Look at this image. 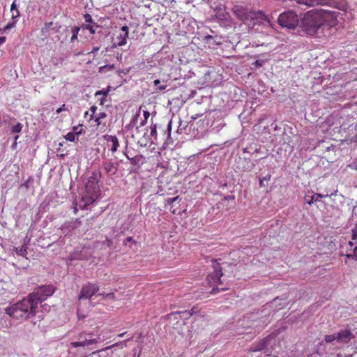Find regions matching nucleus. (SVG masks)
I'll return each mask as SVG.
<instances>
[{"label":"nucleus","mask_w":357,"mask_h":357,"mask_svg":"<svg viewBox=\"0 0 357 357\" xmlns=\"http://www.w3.org/2000/svg\"><path fill=\"white\" fill-rule=\"evenodd\" d=\"M337 13L325 9L312 10L307 12L301 21L303 31L309 35H314L324 25L335 26Z\"/></svg>","instance_id":"f257e3e1"},{"label":"nucleus","mask_w":357,"mask_h":357,"mask_svg":"<svg viewBox=\"0 0 357 357\" xmlns=\"http://www.w3.org/2000/svg\"><path fill=\"white\" fill-rule=\"evenodd\" d=\"M36 303L32 300V296L28 295L26 298L6 308L5 312L10 317L16 319L26 320L33 317L37 312Z\"/></svg>","instance_id":"f03ea898"},{"label":"nucleus","mask_w":357,"mask_h":357,"mask_svg":"<svg viewBox=\"0 0 357 357\" xmlns=\"http://www.w3.org/2000/svg\"><path fill=\"white\" fill-rule=\"evenodd\" d=\"M102 175L100 172H93L92 175L88 178V181L85 185V191L82 196L81 202L83 204H80V208L83 209L87 206L93 204L99 197L100 188L98 186L99 179Z\"/></svg>","instance_id":"7ed1b4c3"},{"label":"nucleus","mask_w":357,"mask_h":357,"mask_svg":"<svg viewBox=\"0 0 357 357\" xmlns=\"http://www.w3.org/2000/svg\"><path fill=\"white\" fill-rule=\"evenodd\" d=\"M55 291L56 287L52 284L43 285L38 287L29 295L32 296V300L34 303H36V305L38 307V305L47 300L48 297L52 296Z\"/></svg>","instance_id":"20e7f679"},{"label":"nucleus","mask_w":357,"mask_h":357,"mask_svg":"<svg viewBox=\"0 0 357 357\" xmlns=\"http://www.w3.org/2000/svg\"><path fill=\"white\" fill-rule=\"evenodd\" d=\"M278 23L283 27L294 29L298 23V16L294 12L283 13L278 17Z\"/></svg>","instance_id":"39448f33"},{"label":"nucleus","mask_w":357,"mask_h":357,"mask_svg":"<svg viewBox=\"0 0 357 357\" xmlns=\"http://www.w3.org/2000/svg\"><path fill=\"white\" fill-rule=\"evenodd\" d=\"M340 123L341 126L338 132L344 135L345 139H352L356 135L357 125L351 123L349 119H342Z\"/></svg>","instance_id":"423d86ee"},{"label":"nucleus","mask_w":357,"mask_h":357,"mask_svg":"<svg viewBox=\"0 0 357 357\" xmlns=\"http://www.w3.org/2000/svg\"><path fill=\"white\" fill-rule=\"evenodd\" d=\"M93 333H80L78 336V341L73 342L70 345L74 347H86L92 344H97L100 340V337L98 336L96 338H93Z\"/></svg>","instance_id":"0eeeda50"},{"label":"nucleus","mask_w":357,"mask_h":357,"mask_svg":"<svg viewBox=\"0 0 357 357\" xmlns=\"http://www.w3.org/2000/svg\"><path fill=\"white\" fill-rule=\"evenodd\" d=\"M352 218L354 220L357 221V207H354L352 213ZM349 245L351 248L354 245H356L353 250V252L350 254H346L344 256L347 259H352L355 261H357V223L356 224L355 227L352 229V238L351 241L349 242Z\"/></svg>","instance_id":"6e6552de"},{"label":"nucleus","mask_w":357,"mask_h":357,"mask_svg":"<svg viewBox=\"0 0 357 357\" xmlns=\"http://www.w3.org/2000/svg\"><path fill=\"white\" fill-rule=\"evenodd\" d=\"M213 271L207 276V281L211 287L221 284V277L223 275L222 268L219 263H214L213 265Z\"/></svg>","instance_id":"1a4fd4ad"},{"label":"nucleus","mask_w":357,"mask_h":357,"mask_svg":"<svg viewBox=\"0 0 357 357\" xmlns=\"http://www.w3.org/2000/svg\"><path fill=\"white\" fill-rule=\"evenodd\" d=\"M99 290V287L93 283L88 282L82 286L79 296V301L82 299H90Z\"/></svg>","instance_id":"9d476101"},{"label":"nucleus","mask_w":357,"mask_h":357,"mask_svg":"<svg viewBox=\"0 0 357 357\" xmlns=\"http://www.w3.org/2000/svg\"><path fill=\"white\" fill-rule=\"evenodd\" d=\"M354 337V335L349 330H341L336 333V340L338 343L347 344Z\"/></svg>","instance_id":"9b49d317"},{"label":"nucleus","mask_w":357,"mask_h":357,"mask_svg":"<svg viewBox=\"0 0 357 357\" xmlns=\"http://www.w3.org/2000/svg\"><path fill=\"white\" fill-rule=\"evenodd\" d=\"M103 139L106 141L107 146L110 147L109 149L112 153L117 151L118 147L119 146V142L116 136L105 135L103 136Z\"/></svg>","instance_id":"f8f14e48"},{"label":"nucleus","mask_w":357,"mask_h":357,"mask_svg":"<svg viewBox=\"0 0 357 357\" xmlns=\"http://www.w3.org/2000/svg\"><path fill=\"white\" fill-rule=\"evenodd\" d=\"M118 162H113L111 160H107L102 163V168L109 176L115 175L118 172Z\"/></svg>","instance_id":"ddd939ff"},{"label":"nucleus","mask_w":357,"mask_h":357,"mask_svg":"<svg viewBox=\"0 0 357 357\" xmlns=\"http://www.w3.org/2000/svg\"><path fill=\"white\" fill-rule=\"evenodd\" d=\"M234 13L236 16L242 21H245L249 19L250 14L248 10L242 6H234Z\"/></svg>","instance_id":"4468645a"},{"label":"nucleus","mask_w":357,"mask_h":357,"mask_svg":"<svg viewBox=\"0 0 357 357\" xmlns=\"http://www.w3.org/2000/svg\"><path fill=\"white\" fill-rule=\"evenodd\" d=\"M107 114L105 112H100L97 113L94 116L93 119L95 122L97 123V129L102 130L105 127V123L102 122V120L107 118Z\"/></svg>","instance_id":"2eb2a0df"},{"label":"nucleus","mask_w":357,"mask_h":357,"mask_svg":"<svg viewBox=\"0 0 357 357\" xmlns=\"http://www.w3.org/2000/svg\"><path fill=\"white\" fill-rule=\"evenodd\" d=\"M128 38V35L120 33L116 38L115 41L113 43L112 48H116L117 47H121L126 45Z\"/></svg>","instance_id":"dca6fc26"},{"label":"nucleus","mask_w":357,"mask_h":357,"mask_svg":"<svg viewBox=\"0 0 357 357\" xmlns=\"http://www.w3.org/2000/svg\"><path fill=\"white\" fill-rule=\"evenodd\" d=\"M267 341H268V339L264 338L263 340H261L259 342H257L256 344H253L251 346L250 351L252 352H255V351H261V350L264 349L267 346Z\"/></svg>","instance_id":"f3484780"},{"label":"nucleus","mask_w":357,"mask_h":357,"mask_svg":"<svg viewBox=\"0 0 357 357\" xmlns=\"http://www.w3.org/2000/svg\"><path fill=\"white\" fill-rule=\"evenodd\" d=\"M328 197H329V195H328V194L322 195L320 193H317L310 197L305 196V200L308 204L311 205L314 201H317L319 198Z\"/></svg>","instance_id":"a211bd4d"},{"label":"nucleus","mask_w":357,"mask_h":357,"mask_svg":"<svg viewBox=\"0 0 357 357\" xmlns=\"http://www.w3.org/2000/svg\"><path fill=\"white\" fill-rule=\"evenodd\" d=\"M82 133V130L75 132H68L64 137L67 141L75 142L78 141V136Z\"/></svg>","instance_id":"6ab92c4d"},{"label":"nucleus","mask_w":357,"mask_h":357,"mask_svg":"<svg viewBox=\"0 0 357 357\" xmlns=\"http://www.w3.org/2000/svg\"><path fill=\"white\" fill-rule=\"evenodd\" d=\"M98 27H100V26L96 22H93V23H91L89 24H83L82 25V29L89 30L91 34H94L96 31V29Z\"/></svg>","instance_id":"aec40b11"},{"label":"nucleus","mask_w":357,"mask_h":357,"mask_svg":"<svg viewBox=\"0 0 357 357\" xmlns=\"http://www.w3.org/2000/svg\"><path fill=\"white\" fill-rule=\"evenodd\" d=\"M13 250L17 255L22 257H26V255H27L26 247L24 245H22V246L18 248H15Z\"/></svg>","instance_id":"412c9836"},{"label":"nucleus","mask_w":357,"mask_h":357,"mask_svg":"<svg viewBox=\"0 0 357 357\" xmlns=\"http://www.w3.org/2000/svg\"><path fill=\"white\" fill-rule=\"evenodd\" d=\"M109 91H110V86H108L106 89H102V90H100V91H98L96 93V96H98L99 95H102L104 96V98H102L100 100V104L101 105L104 104L105 98L106 96H107V95L109 94Z\"/></svg>","instance_id":"4be33fe9"},{"label":"nucleus","mask_w":357,"mask_h":357,"mask_svg":"<svg viewBox=\"0 0 357 357\" xmlns=\"http://www.w3.org/2000/svg\"><path fill=\"white\" fill-rule=\"evenodd\" d=\"M82 224V222L79 219H75V220L70 222L69 223V227H70L71 229H75L80 227Z\"/></svg>","instance_id":"5701e85b"},{"label":"nucleus","mask_w":357,"mask_h":357,"mask_svg":"<svg viewBox=\"0 0 357 357\" xmlns=\"http://www.w3.org/2000/svg\"><path fill=\"white\" fill-rule=\"evenodd\" d=\"M335 7L338 10L345 11L348 8V5L345 1H342L339 3L337 5L335 6Z\"/></svg>","instance_id":"b1692460"},{"label":"nucleus","mask_w":357,"mask_h":357,"mask_svg":"<svg viewBox=\"0 0 357 357\" xmlns=\"http://www.w3.org/2000/svg\"><path fill=\"white\" fill-rule=\"evenodd\" d=\"M79 31V27L75 26L72 29V36L70 38L71 41H73L77 38V35Z\"/></svg>","instance_id":"393cba45"},{"label":"nucleus","mask_w":357,"mask_h":357,"mask_svg":"<svg viewBox=\"0 0 357 357\" xmlns=\"http://www.w3.org/2000/svg\"><path fill=\"white\" fill-rule=\"evenodd\" d=\"M23 126L20 123H16L12 127L13 133H19L22 131Z\"/></svg>","instance_id":"a878e982"},{"label":"nucleus","mask_w":357,"mask_h":357,"mask_svg":"<svg viewBox=\"0 0 357 357\" xmlns=\"http://www.w3.org/2000/svg\"><path fill=\"white\" fill-rule=\"evenodd\" d=\"M153 84L155 86H157V90L163 91L166 89V85H160V81L159 79H155L153 81Z\"/></svg>","instance_id":"bb28decb"},{"label":"nucleus","mask_w":357,"mask_h":357,"mask_svg":"<svg viewBox=\"0 0 357 357\" xmlns=\"http://www.w3.org/2000/svg\"><path fill=\"white\" fill-rule=\"evenodd\" d=\"M114 68V65H106L100 68V72H107Z\"/></svg>","instance_id":"cd10ccee"},{"label":"nucleus","mask_w":357,"mask_h":357,"mask_svg":"<svg viewBox=\"0 0 357 357\" xmlns=\"http://www.w3.org/2000/svg\"><path fill=\"white\" fill-rule=\"evenodd\" d=\"M324 339L326 343H331L335 340H336V334L327 335L325 336Z\"/></svg>","instance_id":"c85d7f7f"},{"label":"nucleus","mask_w":357,"mask_h":357,"mask_svg":"<svg viewBox=\"0 0 357 357\" xmlns=\"http://www.w3.org/2000/svg\"><path fill=\"white\" fill-rule=\"evenodd\" d=\"M180 201L181 200V198L179 197V196H176V197H172V198H168L167 200H166V203L167 204H173L174 202H177V201Z\"/></svg>","instance_id":"c756f323"},{"label":"nucleus","mask_w":357,"mask_h":357,"mask_svg":"<svg viewBox=\"0 0 357 357\" xmlns=\"http://www.w3.org/2000/svg\"><path fill=\"white\" fill-rule=\"evenodd\" d=\"M97 107L96 106H91L90 107V112H91V115H90V120L91 119H93L94 116H96V114H97Z\"/></svg>","instance_id":"7c9ffc66"},{"label":"nucleus","mask_w":357,"mask_h":357,"mask_svg":"<svg viewBox=\"0 0 357 357\" xmlns=\"http://www.w3.org/2000/svg\"><path fill=\"white\" fill-rule=\"evenodd\" d=\"M98 296H101L103 298H108L112 300H115L116 297L114 293H109V294H100Z\"/></svg>","instance_id":"2f4dec72"},{"label":"nucleus","mask_w":357,"mask_h":357,"mask_svg":"<svg viewBox=\"0 0 357 357\" xmlns=\"http://www.w3.org/2000/svg\"><path fill=\"white\" fill-rule=\"evenodd\" d=\"M84 19L86 22H89L90 24L94 22L93 21L92 17H91V15L90 14L86 13V14L84 15Z\"/></svg>","instance_id":"473e14b6"},{"label":"nucleus","mask_w":357,"mask_h":357,"mask_svg":"<svg viewBox=\"0 0 357 357\" xmlns=\"http://www.w3.org/2000/svg\"><path fill=\"white\" fill-rule=\"evenodd\" d=\"M352 169L357 170V159H354L351 163L347 165Z\"/></svg>","instance_id":"72a5a7b5"},{"label":"nucleus","mask_w":357,"mask_h":357,"mask_svg":"<svg viewBox=\"0 0 357 357\" xmlns=\"http://www.w3.org/2000/svg\"><path fill=\"white\" fill-rule=\"evenodd\" d=\"M20 16V11L18 9H15L13 13H11V17L13 20H15Z\"/></svg>","instance_id":"f704fd0d"},{"label":"nucleus","mask_w":357,"mask_h":357,"mask_svg":"<svg viewBox=\"0 0 357 357\" xmlns=\"http://www.w3.org/2000/svg\"><path fill=\"white\" fill-rule=\"evenodd\" d=\"M16 23V20H13L12 22H9L7 24V25L4 27L5 30H9L15 26Z\"/></svg>","instance_id":"c9c22d12"},{"label":"nucleus","mask_w":357,"mask_h":357,"mask_svg":"<svg viewBox=\"0 0 357 357\" xmlns=\"http://www.w3.org/2000/svg\"><path fill=\"white\" fill-rule=\"evenodd\" d=\"M52 24L53 23L52 22L45 23L44 27H43L41 29L42 32L45 33Z\"/></svg>","instance_id":"e433bc0d"},{"label":"nucleus","mask_w":357,"mask_h":357,"mask_svg":"<svg viewBox=\"0 0 357 357\" xmlns=\"http://www.w3.org/2000/svg\"><path fill=\"white\" fill-rule=\"evenodd\" d=\"M228 288L226 287H217V288H213L212 291H211V294H216L217 292L220 291V290L225 291L227 290Z\"/></svg>","instance_id":"4c0bfd02"},{"label":"nucleus","mask_w":357,"mask_h":357,"mask_svg":"<svg viewBox=\"0 0 357 357\" xmlns=\"http://www.w3.org/2000/svg\"><path fill=\"white\" fill-rule=\"evenodd\" d=\"M121 31L122 33H124V34H126L128 36L129 34V29H128V26H126V25H124L121 28Z\"/></svg>","instance_id":"58836bf2"},{"label":"nucleus","mask_w":357,"mask_h":357,"mask_svg":"<svg viewBox=\"0 0 357 357\" xmlns=\"http://www.w3.org/2000/svg\"><path fill=\"white\" fill-rule=\"evenodd\" d=\"M265 61L264 60H257L255 63H253V65H255L256 67H261L264 64Z\"/></svg>","instance_id":"ea45409f"},{"label":"nucleus","mask_w":357,"mask_h":357,"mask_svg":"<svg viewBox=\"0 0 357 357\" xmlns=\"http://www.w3.org/2000/svg\"><path fill=\"white\" fill-rule=\"evenodd\" d=\"M156 134V125H153L151 126V135L154 136Z\"/></svg>","instance_id":"a19ab883"},{"label":"nucleus","mask_w":357,"mask_h":357,"mask_svg":"<svg viewBox=\"0 0 357 357\" xmlns=\"http://www.w3.org/2000/svg\"><path fill=\"white\" fill-rule=\"evenodd\" d=\"M181 313V312H176L171 313V314L167 315V318L168 319H171L172 317H175V316H178V315L180 316Z\"/></svg>","instance_id":"79ce46f5"},{"label":"nucleus","mask_w":357,"mask_h":357,"mask_svg":"<svg viewBox=\"0 0 357 357\" xmlns=\"http://www.w3.org/2000/svg\"><path fill=\"white\" fill-rule=\"evenodd\" d=\"M66 105L65 104H63L62 106L59 108H58L56 110V114H59L60 112H61L63 110H65L66 109Z\"/></svg>","instance_id":"37998d69"},{"label":"nucleus","mask_w":357,"mask_h":357,"mask_svg":"<svg viewBox=\"0 0 357 357\" xmlns=\"http://www.w3.org/2000/svg\"><path fill=\"white\" fill-rule=\"evenodd\" d=\"M143 115L144 116V119L147 120L149 119V117L150 116V113L148 111H144Z\"/></svg>","instance_id":"c03bdc74"},{"label":"nucleus","mask_w":357,"mask_h":357,"mask_svg":"<svg viewBox=\"0 0 357 357\" xmlns=\"http://www.w3.org/2000/svg\"><path fill=\"white\" fill-rule=\"evenodd\" d=\"M15 9H17V6H16L15 3V2H13V3L11 4V6H10V12H11V13H13V11H14Z\"/></svg>","instance_id":"a18cd8bd"},{"label":"nucleus","mask_w":357,"mask_h":357,"mask_svg":"<svg viewBox=\"0 0 357 357\" xmlns=\"http://www.w3.org/2000/svg\"><path fill=\"white\" fill-rule=\"evenodd\" d=\"M6 38L5 36L0 37V45L6 42Z\"/></svg>","instance_id":"49530a36"},{"label":"nucleus","mask_w":357,"mask_h":357,"mask_svg":"<svg viewBox=\"0 0 357 357\" xmlns=\"http://www.w3.org/2000/svg\"><path fill=\"white\" fill-rule=\"evenodd\" d=\"M234 199H235V197L234 195H228L225 197V199H226V200H229V199L234 200Z\"/></svg>","instance_id":"de8ad7c7"},{"label":"nucleus","mask_w":357,"mask_h":357,"mask_svg":"<svg viewBox=\"0 0 357 357\" xmlns=\"http://www.w3.org/2000/svg\"><path fill=\"white\" fill-rule=\"evenodd\" d=\"M99 47H95L93 48V50H91V53H96L97 52L98 50H99Z\"/></svg>","instance_id":"09e8293b"},{"label":"nucleus","mask_w":357,"mask_h":357,"mask_svg":"<svg viewBox=\"0 0 357 357\" xmlns=\"http://www.w3.org/2000/svg\"><path fill=\"white\" fill-rule=\"evenodd\" d=\"M201 116V115H199V114H195V116H194V115H193V116H191V119H192V120H195V119H197L199 116Z\"/></svg>","instance_id":"8fccbe9b"},{"label":"nucleus","mask_w":357,"mask_h":357,"mask_svg":"<svg viewBox=\"0 0 357 357\" xmlns=\"http://www.w3.org/2000/svg\"><path fill=\"white\" fill-rule=\"evenodd\" d=\"M171 128H172V123L169 122V124H168L169 135H170Z\"/></svg>","instance_id":"3c124183"},{"label":"nucleus","mask_w":357,"mask_h":357,"mask_svg":"<svg viewBox=\"0 0 357 357\" xmlns=\"http://www.w3.org/2000/svg\"><path fill=\"white\" fill-rule=\"evenodd\" d=\"M264 179H265V178H264L263 179H260L259 180V185H260V187L264 186Z\"/></svg>","instance_id":"603ef678"},{"label":"nucleus","mask_w":357,"mask_h":357,"mask_svg":"<svg viewBox=\"0 0 357 357\" xmlns=\"http://www.w3.org/2000/svg\"><path fill=\"white\" fill-rule=\"evenodd\" d=\"M147 122V120L144 119L140 123V126H144Z\"/></svg>","instance_id":"864d4df0"},{"label":"nucleus","mask_w":357,"mask_h":357,"mask_svg":"<svg viewBox=\"0 0 357 357\" xmlns=\"http://www.w3.org/2000/svg\"><path fill=\"white\" fill-rule=\"evenodd\" d=\"M22 186H24L26 188H29L28 181H26L22 185Z\"/></svg>","instance_id":"5fc2aeb1"},{"label":"nucleus","mask_w":357,"mask_h":357,"mask_svg":"<svg viewBox=\"0 0 357 357\" xmlns=\"http://www.w3.org/2000/svg\"><path fill=\"white\" fill-rule=\"evenodd\" d=\"M170 211L173 213V214H176V208H170Z\"/></svg>","instance_id":"6e6d98bb"},{"label":"nucleus","mask_w":357,"mask_h":357,"mask_svg":"<svg viewBox=\"0 0 357 357\" xmlns=\"http://www.w3.org/2000/svg\"><path fill=\"white\" fill-rule=\"evenodd\" d=\"M126 333V332H124V333H120V334H119V335H118V336H119V337H123V336H124V335H125Z\"/></svg>","instance_id":"4d7b16f0"},{"label":"nucleus","mask_w":357,"mask_h":357,"mask_svg":"<svg viewBox=\"0 0 357 357\" xmlns=\"http://www.w3.org/2000/svg\"><path fill=\"white\" fill-rule=\"evenodd\" d=\"M126 241H132V237H128V238H126Z\"/></svg>","instance_id":"13d9d810"},{"label":"nucleus","mask_w":357,"mask_h":357,"mask_svg":"<svg viewBox=\"0 0 357 357\" xmlns=\"http://www.w3.org/2000/svg\"><path fill=\"white\" fill-rule=\"evenodd\" d=\"M18 138H19V136H18V135L15 136V141H17Z\"/></svg>","instance_id":"bf43d9fd"},{"label":"nucleus","mask_w":357,"mask_h":357,"mask_svg":"<svg viewBox=\"0 0 357 357\" xmlns=\"http://www.w3.org/2000/svg\"><path fill=\"white\" fill-rule=\"evenodd\" d=\"M89 111H86L85 113H84V115L86 116V115H89Z\"/></svg>","instance_id":"052dcab7"},{"label":"nucleus","mask_w":357,"mask_h":357,"mask_svg":"<svg viewBox=\"0 0 357 357\" xmlns=\"http://www.w3.org/2000/svg\"><path fill=\"white\" fill-rule=\"evenodd\" d=\"M127 158H128V159H129V160H132V161L133 160V159H132H132H130V157H128V156H127Z\"/></svg>","instance_id":"680f3d73"},{"label":"nucleus","mask_w":357,"mask_h":357,"mask_svg":"<svg viewBox=\"0 0 357 357\" xmlns=\"http://www.w3.org/2000/svg\"><path fill=\"white\" fill-rule=\"evenodd\" d=\"M77 129V127H74V128H73V130H76Z\"/></svg>","instance_id":"e2e57ef3"}]
</instances>
